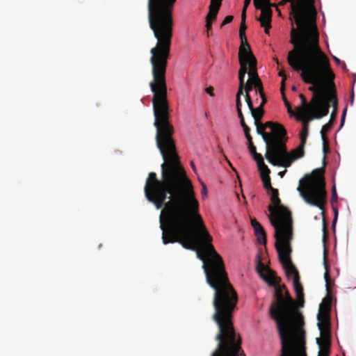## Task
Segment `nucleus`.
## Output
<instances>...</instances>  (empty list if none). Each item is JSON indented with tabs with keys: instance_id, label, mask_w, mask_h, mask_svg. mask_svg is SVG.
<instances>
[{
	"instance_id": "1",
	"label": "nucleus",
	"mask_w": 356,
	"mask_h": 356,
	"mask_svg": "<svg viewBox=\"0 0 356 356\" xmlns=\"http://www.w3.org/2000/svg\"><path fill=\"white\" fill-rule=\"evenodd\" d=\"M150 53L153 81L149 83L153 92L154 125L156 129V145L163 159L161 165V179L149 172L144 192L146 198L157 209L163 244L179 243L183 248L197 251L202 261L207 282L214 289L213 316H233L238 295L230 283L222 258L211 244L199 213V202L193 185L187 177L176 151L173 139L174 127L169 120L165 72L172 39H156Z\"/></svg>"
},
{
	"instance_id": "2",
	"label": "nucleus",
	"mask_w": 356,
	"mask_h": 356,
	"mask_svg": "<svg viewBox=\"0 0 356 356\" xmlns=\"http://www.w3.org/2000/svg\"><path fill=\"white\" fill-rule=\"evenodd\" d=\"M262 278L275 288L274 301L270 307V317L276 322L281 341L280 356H307L304 317L295 308V301L281 279L270 269Z\"/></svg>"
},
{
	"instance_id": "3",
	"label": "nucleus",
	"mask_w": 356,
	"mask_h": 356,
	"mask_svg": "<svg viewBox=\"0 0 356 356\" xmlns=\"http://www.w3.org/2000/svg\"><path fill=\"white\" fill-rule=\"evenodd\" d=\"M287 62L293 70L301 71L304 82L313 85L309 88L313 92V97L320 88L328 90V86L334 87L335 75L329 58L320 47L319 40L293 47L288 53Z\"/></svg>"
},
{
	"instance_id": "4",
	"label": "nucleus",
	"mask_w": 356,
	"mask_h": 356,
	"mask_svg": "<svg viewBox=\"0 0 356 356\" xmlns=\"http://www.w3.org/2000/svg\"><path fill=\"white\" fill-rule=\"evenodd\" d=\"M314 2L315 0H282L279 3L280 6L290 3V19L297 25V29L292 26L290 33V42L293 47L319 40Z\"/></svg>"
},
{
	"instance_id": "5",
	"label": "nucleus",
	"mask_w": 356,
	"mask_h": 356,
	"mask_svg": "<svg viewBox=\"0 0 356 356\" xmlns=\"http://www.w3.org/2000/svg\"><path fill=\"white\" fill-rule=\"evenodd\" d=\"M268 136L265 154L267 161L273 165L290 167L293 159L285 144L288 139L285 128L278 123L273 131L268 133Z\"/></svg>"
},
{
	"instance_id": "6",
	"label": "nucleus",
	"mask_w": 356,
	"mask_h": 356,
	"mask_svg": "<svg viewBox=\"0 0 356 356\" xmlns=\"http://www.w3.org/2000/svg\"><path fill=\"white\" fill-rule=\"evenodd\" d=\"M324 167L314 170L311 175L307 176L305 188L299 186L298 191L306 203L315 206L322 211L327 201L325 191Z\"/></svg>"
},
{
	"instance_id": "7",
	"label": "nucleus",
	"mask_w": 356,
	"mask_h": 356,
	"mask_svg": "<svg viewBox=\"0 0 356 356\" xmlns=\"http://www.w3.org/2000/svg\"><path fill=\"white\" fill-rule=\"evenodd\" d=\"M272 205L268 207V218L275 229L274 236L293 232V219L290 210L281 204L278 190L271 189L270 193Z\"/></svg>"
},
{
	"instance_id": "8",
	"label": "nucleus",
	"mask_w": 356,
	"mask_h": 356,
	"mask_svg": "<svg viewBox=\"0 0 356 356\" xmlns=\"http://www.w3.org/2000/svg\"><path fill=\"white\" fill-rule=\"evenodd\" d=\"M293 233L291 232L275 236V246L278 254L279 260L285 270L286 276L288 277L293 276L294 278L296 275H299V273L291 259L292 252L291 242L293 239Z\"/></svg>"
},
{
	"instance_id": "9",
	"label": "nucleus",
	"mask_w": 356,
	"mask_h": 356,
	"mask_svg": "<svg viewBox=\"0 0 356 356\" xmlns=\"http://www.w3.org/2000/svg\"><path fill=\"white\" fill-rule=\"evenodd\" d=\"M312 102L315 110L313 117L316 119H320L328 114L330 104H332L333 110L337 111L338 102L334 90L330 91L320 88L318 92L312 97Z\"/></svg>"
},
{
	"instance_id": "10",
	"label": "nucleus",
	"mask_w": 356,
	"mask_h": 356,
	"mask_svg": "<svg viewBox=\"0 0 356 356\" xmlns=\"http://www.w3.org/2000/svg\"><path fill=\"white\" fill-rule=\"evenodd\" d=\"M238 61L240 64V69L238 71L239 86L236 95V108H242L241 95H243V91H245V102L246 103H250L252 98L250 92L253 90L254 85L253 81H252L250 77H249L247 82H245V76L246 74H248L250 58H238Z\"/></svg>"
},
{
	"instance_id": "11",
	"label": "nucleus",
	"mask_w": 356,
	"mask_h": 356,
	"mask_svg": "<svg viewBox=\"0 0 356 356\" xmlns=\"http://www.w3.org/2000/svg\"><path fill=\"white\" fill-rule=\"evenodd\" d=\"M297 119L301 120L302 122V128L300 133V144L299 146L291 151V155H292L293 162L300 158L304 156L305 154V145L306 144L307 138L309 134V121L315 118L313 115L309 116H301L297 115Z\"/></svg>"
},
{
	"instance_id": "12",
	"label": "nucleus",
	"mask_w": 356,
	"mask_h": 356,
	"mask_svg": "<svg viewBox=\"0 0 356 356\" xmlns=\"http://www.w3.org/2000/svg\"><path fill=\"white\" fill-rule=\"evenodd\" d=\"M332 298L330 296L325 297L320 305L318 314V326L319 330H330L329 313L331 308Z\"/></svg>"
},
{
	"instance_id": "13",
	"label": "nucleus",
	"mask_w": 356,
	"mask_h": 356,
	"mask_svg": "<svg viewBox=\"0 0 356 356\" xmlns=\"http://www.w3.org/2000/svg\"><path fill=\"white\" fill-rule=\"evenodd\" d=\"M247 26L245 22H241L239 29V38L241 40V46L238 51V58H250L251 56H254L252 54L250 46L247 41L245 35V30Z\"/></svg>"
},
{
	"instance_id": "14",
	"label": "nucleus",
	"mask_w": 356,
	"mask_h": 356,
	"mask_svg": "<svg viewBox=\"0 0 356 356\" xmlns=\"http://www.w3.org/2000/svg\"><path fill=\"white\" fill-rule=\"evenodd\" d=\"M250 58V67L248 70V76L253 81L254 88H255L256 92L259 95L265 93L264 91L263 84L261 79L259 77L257 68V59L254 56H251Z\"/></svg>"
},
{
	"instance_id": "15",
	"label": "nucleus",
	"mask_w": 356,
	"mask_h": 356,
	"mask_svg": "<svg viewBox=\"0 0 356 356\" xmlns=\"http://www.w3.org/2000/svg\"><path fill=\"white\" fill-rule=\"evenodd\" d=\"M321 337L316 339V343L319 346L320 350L318 356H329L330 348V330H320Z\"/></svg>"
},
{
	"instance_id": "16",
	"label": "nucleus",
	"mask_w": 356,
	"mask_h": 356,
	"mask_svg": "<svg viewBox=\"0 0 356 356\" xmlns=\"http://www.w3.org/2000/svg\"><path fill=\"white\" fill-rule=\"evenodd\" d=\"M261 10V15L257 20L260 22L261 27L264 29V32L269 34V31L271 28V20L273 16V10L270 8H257Z\"/></svg>"
},
{
	"instance_id": "17",
	"label": "nucleus",
	"mask_w": 356,
	"mask_h": 356,
	"mask_svg": "<svg viewBox=\"0 0 356 356\" xmlns=\"http://www.w3.org/2000/svg\"><path fill=\"white\" fill-rule=\"evenodd\" d=\"M293 288L297 298V302H295V308L299 312L297 307H302L305 302L303 287L300 282V275H296L293 278Z\"/></svg>"
},
{
	"instance_id": "18",
	"label": "nucleus",
	"mask_w": 356,
	"mask_h": 356,
	"mask_svg": "<svg viewBox=\"0 0 356 356\" xmlns=\"http://www.w3.org/2000/svg\"><path fill=\"white\" fill-rule=\"evenodd\" d=\"M300 99H301V106L297 108V115H301V116H309L310 115H314L315 110L314 109V103L312 100L311 101V104H308L307 99L304 95L300 94L299 95Z\"/></svg>"
},
{
	"instance_id": "19",
	"label": "nucleus",
	"mask_w": 356,
	"mask_h": 356,
	"mask_svg": "<svg viewBox=\"0 0 356 356\" xmlns=\"http://www.w3.org/2000/svg\"><path fill=\"white\" fill-rule=\"evenodd\" d=\"M260 172V176L263 181L264 187L270 193L271 189H275L270 183V170L266 165H264L261 168H258Z\"/></svg>"
},
{
	"instance_id": "20",
	"label": "nucleus",
	"mask_w": 356,
	"mask_h": 356,
	"mask_svg": "<svg viewBox=\"0 0 356 356\" xmlns=\"http://www.w3.org/2000/svg\"><path fill=\"white\" fill-rule=\"evenodd\" d=\"M323 265L325 269V272L324 273V279L325 281V286L327 294L331 292V287L334 284L333 282L331 280L330 275L329 273V266L327 261V250L324 249L323 253Z\"/></svg>"
},
{
	"instance_id": "21",
	"label": "nucleus",
	"mask_w": 356,
	"mask_h": 356,
	"mask_svg": "<svg viewBox=\"0 0 356 356\" xmlns=\"http://www.w3.org/2000/svg\"><path fill=\"white\" fill-rule=\"evenodd\" d=\"M248 108L251 113L252 118H254V122L257 123L260 121L264 114V107L259 106L257 108H254L253 106L252 100L250 103H247Z\"/></svg>"
},
{
	"instance_id": "22",
	"label": "nucleus",
	"mask_w": 356,
	"mask_h": 356,
	"mask_svg": "<svg viewBox=\"0 0 356 356\" xmlns=\"http://www.w3.org/2000/svg\"><path fill=\"white\" fill-rule=\"evenodd\" d=\"M248 149L254 159L256 161L258 168H261V166L266 165L262 155L257 152L256 147L253 143L248 145Z\"/></svg>"
},
{
	"instance_id": "23",
	"label": "nucleus",
	"mask_w": 356,
	"mask_h": 356,
	"mask_svg": "<svg viewBox=\"0 0 356 356\" xmlns=\"http://www.w3.org/2000/svg\"><path fill=\"white\" fill-rule=\"evenodd\" d=\"M254 124L257 127V134L262 136V138L266 145L267 141H268V137H269L268 133L265 131V130L266 129V127H264V124L261 123L260 121H258L257 123L254 122Z\"/></svg>"
},
{
	"instance_id": "24",
	"label": "nucleus",
	"mask_w": 356,
	"mask_h": 356,
	"mask_svg": "<svg viewBox=\"0 0 356 356\" xmlns=\"http://www.w3.org/2000/svg\"><path fill=\"white\" fill-rule=\"evenodd\" d=\"M209 13L207 15L206 19L211 21L216 20L217 17V15L218 13V11L220 8V6H218L217 5L210 4L209 5Z\"/></svg>"
},
{
	"instance_id": "25",
	"label": "nucleus",
	"mask_w": 356,
	"mask_h": 356,
	"mask_svg": "<svg viewBox=\"0 0 356 356\" xmlns=\"http://www.w3.org/2000/svg\"><path fill=\"white\" fill-rule=\"evenodd\" d=\"M236 111H237L238 116V118L240 119L241 125V127L243 129L244 134H250V129L246 124V123L245 122L244 116H243V112H242V108H236Z\"/></svg>"
},
{
	"instance_id": "26",
	"label": "nucleus",
	"mask_w": 356,
	"mask_h": 356,
	"mask_svg": "<svg viewBox=\"0 0 356 356\" xmlns=\"http://www.w3.org/2000/svg\"><path fill=\"white\" fill-rule=\"evenodd\" d=\"M333 123L332 122H329L328 123L325 124L323 126L321 131V135L323 142H325L326 140L327 137L325 136V134L328 132L332 127Z\"/></svg>"
},
{
	"instance_id": "27",
	"label": "nucleus",
	"mask_w": 356,
	"mask_h": 356,
	"mask_svg": "<svg viewBox=\"0 0 356 356\" xmlns=\"http://www.w3.org/2000/svg\"><path fill=\"white\" fill-rule=\"evenodd\" d=\"M257 243L260 245H266V232H256L254 233Z\"/></svg>"
},
{
	"instance_id": "28",
	"label": "nucleus",
	"mask_w": 356,
	"mask_h": 356,
	"mask_svg": "<svg viewBox=\"0 0 356 356\" xmlns=\"http://www.w3.org/2000/svg\"><path fill=\"white\" fill-rule=\"evenodd\" d=\"M255 8H271V3L270 0H258L256 4H254Z\"/></svg>"
},
{
	"instance_id": "29",
	"label": "nucleus",
	"mask_w": 356,
	"mask_h": 356,
	"mask_svg": "<svg viewBox=\"0 0 356 356\" xmlns=\"http://www.w3.org/2000/svg\"><path fill=\"white\" fill-rule=\"evenodd\" d=\"M251 225L254 229V233L265 231L261 225L254 218L251 219Z\"/></svg>"
},
{
	"instance_id": "30",
	"label": "nucleus",
	"mask_w": 356,
	"mask_h": 356,
	"mask_svg": "<svg viewBox=\"0 0 356 356\" xmlns=\"http://www.w3.org/2000/svg\"><path fill=\"white\" fill-rule=\"evenodd\" d=\"M284 90L283 91V92H282L284 104H285L286 107L287 108L288 113L290 114V115L293 116V115H295V113L291 108V104L289 103V102L286 99V97L284 96Z\"/></svg>"
},
{
	"instance_id": "31",
	"label": "nucleus",
	"mask_w": 356,
	"mask_h": 356,
	"mask_svg": "<svg viewBox=\"0 0 356 356\" xmlns=\"http://www.w3.org/2000/svg\"><path fill=\"white\" fill-rule=\"evenodd\" d=\"M278 75L282 77V86H281V92H283V91L284 90V82H285V81L286 79V76L284 70H281L279 72Z\"/></svg>"
},
{
	"instance_id": "32",
	"label": "nucleus",
	"mask_w": 356,
	"mask_h": 356,
	"mask_svg": "<svg viewBox=\"0 0 356 356\" xmlns=\"http://www.w3.org/2000/svg\"><path fill=\"white\" fill-rule=\"evenodd\" d=\"M277 124V122H273L270 121L266 122L264 123V127H266V129H269L272 132Z\"/></svg>"
},
{
	"instance_id": "33",
	"label": "nucleus",
	"mask_w": 356,
	"mask_h": 356,
	"mask_svg": "<svg viewBox=\"0 0 356 356\" xmlns=\"http://www.w3.org/2000/svg\"><path fill=\"white\" fill-rule=\"evenodd\" d=\"M234 17L232 15L227 16L225 19L223 20L222 23L221 24L220 27H222L223 26L230 23L232 22Z\"/></svg>"
},
{
	"instance_id": "34",
	"label": "nucleus",
	"mask_w": 356,
	"mask_h": 356,
	"mask_svg": "<svg viewBox=\"0 0 356 356\" xmlns=\"http://www.w3.org/2000/svg\"><path fill=\"white\" fill-rule=\"evenodd\" d=\"M332 202H336L337 200V194L336 191L335 185L332 186V197H331Z\"/></svg>"
},
{
	"instance_id": "35",
	"label": "nucleus",
	"mask_w": 356,
	"mask_h": 356,
	"mask_svg": "<svg viewBox=\"0 0 356 356\" xmlns=\"http://www.w3.org/2000/svg\"><path fill=\"white\" fill-rule=\"evenodd\" d=\"M212 22L213 21H211V20H209V19H206V28H207V36L209 35V32L212 29Z\"/></svg>"
},
{
	"instance_id": "36",
	"label": "nucleus",
	"mask_w": 356,
	"mask_h": 356,
	"mask_svg": "<svg viewBox=\"0 0 356 356\" xmlns=\"http://www.w3.org/2000/svg\"><path fill=\"white\" fill-rule=\"evenodd\" d=\"M323 151L325 154H326L329 152V147H328V140L326 139L325 142H323Z\"/></svg>"
},
{
	"instance_id": "37",
	"label": "nucleus",
	"mask_w": 356,
	"mask_h": 356,
	"mask_svg": "<svg viewBox=\"0 0 356 356\" xmlns=\"http://www.w3.org/2000/svg\"><path fill=\"white\" fill-rule=\"evenodd\" d=\"M261 99V102L259 104V106H264V105L266 104V103L267 102V98L266 97V95L265 93H263V94H260L259 95Z\"/></svg>"
},
{
	"instance_id": "38",
	"label": "nucleus",
	"mask_w": 356,
	"mask_h": 356,
	"mask_svg": "<svg viewBox=\"0 0 356 356\" xmlns=\"http://www.w3.org/2000/svg\"><path fill=\"white\" fill-rule=\"evenodd\" d=\"M213 90L214 89L212 86H209L206 88V92L211 97L214 96Z\"/></svg>"
},
{
	"instance_id": "39",
	"label": "nucleus",
	"mask_w": 356,
	"mask_h": 356,
	"mask_svg": "<svg viewBox=\"0 0 356 356\" xmlns=\"http://www.w3.org/2000/svg\"><path fill=\"white\" fill-rule=\"evenodd\" d=\"M202 195L204 196H207V189L206 185L204 183H202Z\"/></svg>"
},
{
	"instance_id": "40",
	"label": "nucleus",
	"mask_w": 356,
	"mask_h": 356,
	"mask_svg": "<svg viewBox=\"0 0 356 356\" xmlns=\"http://www.w3.org/2000/svg\"><path fill=\"white\" fill-rule=\"evenodd\" d=\"M245 138H246V139L248 140V145L253 143L252 138L250 134H245Z\"/></svg>"
},
{
	"instance_id": "41",
	"label": "nucleus",
	"mask_w": 356,
	"mask_h": 356,
	"mask_svg": "<svg viewBox=\"0 0 356 356\" xmlns=\"http://www.w3.org/2000/svg\"><path fill=\"white\" fill-rule=\"evenodd\" d=\"M245 138H246V139L248 140V145L253 143L252 138L250 134H245Z\"/></svg>"
},
{
	"instance_id": "42",
	"label": "nucleus",
	"mask_w": 356,
	"mask_h": 356,
	"mask_svg": "<svg viewBox=\"0 0 356 356\" xmlns=\"http://www.w3.org/2000/svg\"><path fill=\"white\" fill-rule=\"evenodd\" d=\"M222 0H211L210 4L217 5L221 6Z\"/></svg>"
},
{
	"instance_id": "43",
	"label": "nucleus",
	"mask_w": 356,
	"mask_h": 356,
	"mask_svg": "<svg viewBox=\"0 0 356 356\" xmlns=\"http://www.w3.org/2000/svg\"><path fill=\"white\" fill-rule=\"evenodd\" d=\"M336 115H337V111L333 110L332 113H331V116H330V119L329 122H332V123H333L334 120L336 118Z\"/></svg>"
},
{
	"instance_id": "44",
	"label": "nucleus",
	"mask_w": 356,
	"mask_h": 356,
	"mask_svg": "<svg viewBox=\"0 0 356 356\" xmlns=\"http://www.w3.org/2000/svg\"><path fill=\"white\" fill-rule=\"evenodd\" d=\"M246 10H244L243 9V12H242V14H241V22H245V19H246Z\"/></svg>"
},
{
	"instance_id": "45",
	"label": "nucleus",
	"mask_w": 356,
	"mask_h": 356,
	"mask_svg": "<svg viewBox=\"0 0 356 356\" xmlns=\"http://www.w3.org/2000/svg\"><path fill=\"white\" fill-rule=\"evenodd\" d=\"M346 112V108L344 109L342 116H341V126H343V124L344 123Z\"/></svg>"
},
{
	"instance_id": "46",
	"label": "nucleus",
	"mask_w": 356,
	"mask_h": 356,
	"mask_svg": "<svg viewBox=\"0 0 356 356\" xmlns=\"http://www.w3.org/2000/svg\"><path fill=\"white\" fill-rule=\"evenodd\" d=\"M250 2H251V0H245L243 9L246 10L248 6L250 5Z\"/></svg>"
},
{
	"instance_id": "47",
	"label": "nucleus",
	"mask_w": 356,
	"mask_h": 356,
	"mask_svg": "<svg viewBox=\"0 0 356 356\" xmlns=\"http://www.w3.org/2000/svg\"><path fill=\"white\" fill-rule=\"evenodd\" d=\"M337 216H338V211L337 209H334V218L333 220V225H334V223L336 222V221L337 220Z\"/></svg>"
},
{
	"instance_id": "48",
	"label": "nucleus",
	"mask_w": 356,
	"mask_h": 356,
	"mask_svg": "<svg viewBox=\"0 0 356 356\" xmlns=\"http://www.w3.org/2000/svg\"><path fill=\"white\" fill-rule=\"evenodd\" d=\"M190 164H191V168H192L193 170L195 172H196L197 170H196V168H195V165L194 162H193V161H191Z\"/></svg>"
},
{
	"instance_id": "49",
	"label": "nucleus",
	"mask_w": 356,
	"mask_h": 356,
	"mask_svg": "<svg viewBox=\"0 0 356 356\" xmlns=\"http://www.w3.org/2000/svg\"><path fill=\"white\" fill-rule=\"evenodd\" d=\"M333 58H334V60H335V62L337 64H340L341 63V60L338 58H337L336 56H333Z\"/></svg>"
},
{
	"instance_id": "50",
	"label": "nucleus",
	"mask_w": 356,
	"mask_h": 356,
	"mask_svg": "<svg viewBox=\"0 0 356 356\" xmlns=\"http://www.w3.org/2000/svg\"><path fill=\"white\" fill-rule=\"evenodd\" d=\"M286 172V170H284L283 172H279V175L282 177L284 176V175L285 174V172Z\"/></svg>"
},
{
	"instance_id": "51",
	"label": "nucleus",
	"mask_w": 356,
	"mask_h": 356,
	"mask_svg": "<svg viewBox=\"0 0 356 356\" xmlns=\"http://www.w3.org/2000/svg\"><path fill=\"white\" fill-rule=\"evenodd\" d=\"M272 7H274V8H276L277 7V4H276V3H271V8H272Z\"/></svg>"
},
{
	"instance_id": "52",
	"label": "nucleus",
	"mask_w": 356,
	"mask_h": 356,
	"mask_svg": "<svg viewBox=\"0 0 356 356\" xmlns=\"http://www.w3.org/2000/svg\"><path fill=\"white\" fill-rule=\"evenodd\" d=\"M350 104H353V94L352 95V97H351V102H350Z\"/></svg>"
},
{
	"instance_id": "53",
	"label": "nucleus",
	"mask_w": 356,
	"mask_h": 356,
	"mask_svg": "<svg viewBox=\"0 0 356 356\" xmlns=\"http://www.w3.org/2000/svg\"><path fill=\"white\" fill-rule=\"evenodd\" d=\"M276 10L277 11V13H279V15H280L281 13H280V10H279V8L277 7L276 8Z\"/></svg>"
},
{
	"instance_id": "54",
	"label": "nucleus",
	"mask_w": 356,
	"mask_h": 356,
	"mask_svg": "<svg viewBox=\"0 0 356 356\" xmlns=\"http://www.w3.org/2000/svg\"><path fill=\"white\" fill-rule=\"evenodd\" d=\"M257 1H258V0H254L253 1L254 4H256L257 3Z\"/></svg>"
},
{
	"instance_id": "55",
	"label": "nucleus",
	"mask_w": 356,
	"mask_h": 356,
	"mask_svg": "<svg viewBox=\"0 0 356 356\" xmlns=\"http://www.w3.org/2000/svg\"><path fill=\"white\" fill-rule=\"evenodd\" d=\"M275 60H276V62H277V65H279V61H278V60H277V58H276Z\"/></svg>"
},
{
	"instance_id": "56",
	"label": "nucleus",
	"mask_w": 356,
	"mask_h": 356,
	"mask_svg": "<svg viewBox=\"0 0 356 356\" xmlns=\"http://www.w3.org/2000/svg\"><path fill=\"white\" fill-rule=\"evenodd\" d=\"M292 89H293V90H296V87H295V86H293V87L292 88Z\"/></svg>"
}]
</instances>
